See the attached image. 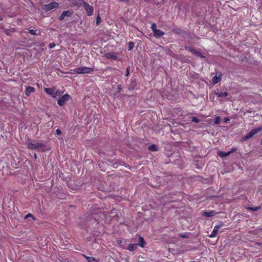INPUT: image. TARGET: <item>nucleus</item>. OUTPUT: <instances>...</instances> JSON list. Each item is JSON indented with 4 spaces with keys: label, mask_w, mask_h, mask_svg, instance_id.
I'll return each mask as SVG.
<instances>
[{
    "label": "nucleus",
    "mask_w": 262,
    "mask_h": 262,
    "mask_svg": "<svg viewBox=\"0 0 262 262\" xmlns=\"http://www.w3.org/2000/svg\"><path fill=\"white\" fill-rule=\"evenodd\" d=\"M185 49L190 52L192 54L196 55L198 57H200L202 58H204L205 57L203 55L202 53L200 51H196L194 49L190 47H185Z\"/></svg>",
    "instance_id": "6"
},
{
    "label": "nucleus",
    "mask_w": 262,
    "mask_h": 262,
    "mask_svg": "<svg viewBox=\"0 0 262 262\" xmlns=\"http://www.w3.org/2000/svg\"><path fill=\"white\" fill-rule=\"evenodd\" d=\"M71 7L77 6L79 7L82 6L84 0H68Z\"/></svg>",
    "instance_id": "10"
},
{
    "label": "nucleus",
    "mask_w": 262,
    "mask_h": 262,
    "mask_svg": "<svg viewBox=\"0 0 262 262\" xmlns=\"http://www.w3.org/2000/svg\"><path fill=\"white\" fill-rule=\"evenodd\" d=\"M217 213V212H216L214 210H211L210 211H205L204 212L203 214L206 217H211L215 215H216Z\"/></svg>",
    "instance_id": "13"
},
{
    "label": "nucleus",
    "mask_w": 262,
    "mask_h": 262,
    "mask_svg": "<svg viewBox=\"0 0 262 262\" xmlns=\"http://www.w3.org/2000/svg\"><path fill=\"white\" fill-rule=\"evenodd\" d=\"M34 158L36 159L37 158V155L36 153H34Z\"/></svg>",
    "instance_id": "37"
},
{
    "label": "nucleus",
    "mask_w": 262,
    "mask_h": 262,
    "mask_svg": "<svg viewBox=\"0 0 262 262\" xmlns=\"http://www.w3.org/2000/svg\"><path fill=\"white\" fill-rule=\"evenodd\" d=\"M129 69L130 68L129 67H127L126 68V74H125V76H127L128 75H129Z\"/></svg>",
    "instance_id": "31"
},
{
    "label": "nucleus",
    "mask_w": 262,
    "mask_h": 262,
    "mask_svg": "<svg viewBox=\"0 0 262 262\" xmlns=\"http://www.w3.org/2000/svg\"><path fill=\"white\" fill-rule=\"evenodd\" d=\"M181 237H183V238H186L187 237V236L186 235H180Z\"/></svg>",
    "instance_id": "36"
},
{
    "label": "nucleus",
    "mask_w": 262,
    "mask_h": 262,
    "mask_svg": "<svg viewBox=\"0 0 262 262\" xmlns=\"http://www.w3.org/2000/svg\"><path fill=\"white\" fill-rule=\"evenodd\" d=\"M220 228V226H219V225L215 226L214 227V229H213L211 234L209 235V237L211 238L215 237L218 232L219 229Z\"/></svg>",
    "instance_id": "14"
},
{
    "label": "nucleus",
    "mask_w": 262,
    "mask_h": 262,
    "mask_svg": "<svg viewBox=\"0 0 262 262\" xmlns=\"http://www.w3.org/2000/svg\"><path fill=\"white\" fill-rule=\"evenodd\" d=\"M56 134L58 135H60L61 134V132L59 129H57L56 130Z\"/></svg>",
    "instance_id": "32"
},
{
    "label": "nucleus",
    "mask_w": 262,
    "mask_h": 262,
    "mask_svg": "<svg viewBox=\"0 0 262 262\" xmlns=\"http://www.w3.org/2000/svg\"><path fill=\"white\" fill-rule=\"evenodd\" d=\"M231 154V152H223V151H219L218 152V155L222 158L226 157L227 156H228Z\"/></svg>",
    "instance_id": "18"
},
{
    "label": "nucleus",
    "mask_w": 262,
    "mask_h": 262,
    "mask_svg": "<svg viewBox=\"0 0 262 262\" xmlns=\"http://www.w3.org/2000/svg\"><path fill=\"white\" fill-rule=\"evenodd\" d=\"M148 148L150 151H157L158 150L157 146L155 144L149 145L148 146Z\"/></svg>",
    "instance_id": "22"
},
{
    "label": "nucleus",
    "mask_w": 262,
    "mask_h": 262,
    "mask_svg": "<svg viewBox=\"0 0 262 262\" xmlns=\"http://www.w3.org/2000/svg\"><path fill=\"white\" fill-rule=\"evenodd\" d=\"M261 244H259V243H258L257 245H260Z\"/></svg>",
    "instance_id": "40"
},
{
    "label": "nucleus",
    "mask_w": 262,
    "mask_h": 262,
    "mask_svg": "<svg viewBox=\"0 0 262 262\" xmlns=\"http://www.w3.org/2000/svg\"><path fill=\"white\" fill-rule=\"evenodd\" d=\"M54 46H55V43H50L49 44V48H52L54 47Z\"/></svg>",
    "instance_id": "33"
},
{
    "label": "nucleus",
    "mask_w": 262,
    "mask_h": 262,
    "mask_svg": "<svg viewBox=\"0 0 262 262\" xmlns=\"http://www.w3.org/2000/svg\"><path fill=\"white\" fill-rule=\"evenodd\" d=\"M145 244V242L144 241V238L143 237H140L139 238L138 245L141 247H144Z\"/></svg>",
    "instance_id": "19"
},
{
    "label": "nucleus",
    "mask_w": 262,
    "mask_h": 262,
    "mask_svg": "<svg viewBox=\"0 0 262 262\" xmlns=\"http://www.w3.org/2000/svg\"><path fill=\"white\" fill-rule=\"evenodd\" d=\"M236 150V148H232L229 152H231V153L235 152Z\"/></svg>",
    "instance_id": "34"
},
{
    "label": "nucleus",
    "mask_w": 262,
    "mask_h": 262,
    "mask_svg": "<svg viewBox=\"0 0 262 262\" xmlns=\"http://www.w3.org/2000/svg\"><path fill=\"white\" fill-rule=\"evenodd\" d=\"M101 21V17H100L99 14H98V15L97 16V18H96V25L98 26L100 24Z\"/></svg>",
    "instance_id": "25"
},
{
    "label": "nucleus",
    "mask_w": 262,
    "mask_h": 262,
    "mask_svg": "<svg viewBox=\"0 0 262 262\" xmlns=\"http://www.w3.org/2000/svg\"><path fill=\"white\" fill-rule=\"evenodd\" d=\"M192 121L195 123H199L200 122V120L196 117H193L192 118Z\"/></svg>",
    "instance_id": "28"
},
{
    "label": "nucleus",
    "mask_w": 262,
    "mask_h": 262,
    "mask_svg": "<svg viewBox=\"0 0 262 262\" xmlns=\"http://www.w3.org/2000/svg\"><path fill=\"white\" fill-rule=\"evenodd\" d=\"M44 91L46 93H47L48 95L51 96L53 98H55L57 97V96H60L61 94H62L63 92L59 91H56V89L55 88H46L44 89Z\"/></svg>",
    "instance_id": "2"
},
{
    "label": "nucleus",
    "mask_w": 262,
    "mask_h": 262,
    "mask_svg": "<svg viewBox=\"0 0 262 262\" xmlns=\"http://www.w3.org/2000/svg\"><path fill=\"white\" fill-rule=\"evenodd\" d=\"M229 121V119L228 118H224L225 123H227Z\"/></svg>",
    "instance_id": "35"
},
{
    "label": "nucleus",
    "mask_w": 262,
    "mask_h": 262,
    "mask_svg": "<svg viewBox=\"0 0 262 262\" xmlns=\"http://www.w3.org/2000/svg\"><path fill=\"white\" fill-rule=\"evenodd\" d=\"M220 122H221V118L219 116L216 117L214 119V123L215 124H220Z\"/></svg>",
    "instance_id": "24"
},
{
    "label": "nucleus",
    "mask_w": 262,
    "mask_h": 262,
    "mask_svg": "<svg viewBox=\"0 0 262 262\" xmlns=\"http://www.w3.org/2000/svg\"><path fill=\"white\" fill-rule=\"evenodd\" d=\"M83 256L86 259L88 262H98V260L93 257L87 256L84 254H83Z\"/></svg>",
    "instance_id": "17"
},
{
    "label": "nucleus",
    "mask_w": 262,
    "mask_h": 262,
    "mask_svg": "<svg viewBox=\"0 0 262 262\" xmlns=\"http://www.w3.org/2000/svg\"><path fill=\"white\" fill-rule=\"evenodd\" d=\"M105 56L107 59H112L114 60H116L117 58V55L115 53H108L106 54Z\"/></svg>",
    "instance_id": "16"
},
{
    "label": "nucleus",
    "mask_w": 262,
    "mask_h": 262,
    "mask_svg": "<svg viewBox=\"0 0 262 262\" xmlns=\"http://www.w3.org/2000/svg\"><path fill=\"white\" fill-rule=\"evenodd\" d=\"M247 209L248 210H251L252 211H256L260 209V207H248L247 208Z\"/></svg>",
    "instance_id": "23"
},
{
    "label": "nucleus",
    "mask_w": 262,
    "mask_h": 262,
    "mask_svg": "<svg viewBox=\"0 0 262 262\" xmlns=\"http://www.w3.org/2000/svg\"><path fill=\"white\" fill-rule=\"evenodd\" d=\"M260 144L262 145V139H261V141H260Z\"/></svg>",
    "instance_id": "39"
},
{
    "label": "nucleus",
    "mask_w": 262,
    "mask_h": 262,
    "mask_svg": "<svg viewBox=\"0 0 262 262\" xmlns=\"http://www.w3.org/2000/svg\"><path fill=\"white\" fill-rule=\"evenodd\" d=\"M261 130V128H254V129L251 130L249 133H248L244 137V140H247V139L251 138L254 135H256V134H257L259 132H260Z\"/></svg>",
    "instance_id": "7"
},
{
    "label": "nucleus",
    "mask_w": 262,
    "mask_h": 262,
    "mask_svg": "<svg viewBox=\"0 0 262 262\" xmlns=\"http://www.w3.org/2000/svg\"><path fill=\"white\" fill-rule=\"evenodd\" d=\"M134 47V43L133 42H130L128 45V50H132Z\"/></svg>",
    "instance_id": "27"
},
{
    "label": "nucleus",
    "mask_w": 262,
    "mask_h": 262,
    "mask_svg": "<svg viewBox=\"0 0 262 262\" xmlns=\"http://www.w3.org/2000/svg\"><path fill=\"white\" fill-rule=\"evenodd\" d=\"M83 5L84 9L86 11V13L88 16H91L93 14L94 8L89 5V3L85 1H83L82 4Z\"/></svg>",
    "instance_id": "3"
},
{
    "label": "nucleus",
    "mask_w": 262,
    "mask_h": 262,
    "mask_svg": "<svg viewBox=\"0 0 262 262\" xmlns=\"http://www.w3.org/2000/svg\"><path fill=\"white\" fill-rule=\"evenodd\" d=\"M44 145L42 143H33L32 142H29L27 144L28 148L30 149H36L42 147Z\"/></svg>",
    "instance_id": "8"
},
{
    "label": "nucleus",
    "mask_w": 262,
    "mask_h": 262,
    "mask_svg": "<svg viewBox=\"0 0 262 262\" xmlns=\"http://www.w3.org/2000/svg\"><path fill=\"white\" fill-rule=\"evenodd\" d=\"M137 248V245L129 244L128 246L127 249L130 251H134Z\"/></svg>",
    "instance_id": "20"
},
{
    "label": "nucleus",
    "mask_w": 262,
    "mask_h": 262,
    "mask_svg": "<svg viewBox=\"0 0 262 262\" xmlns=\"http://www.w3.org/2000/svg\"><path fill=\"white\" fill-rule=\"evenodd\" d=\"M216 95L219 97H223L228 96V93L226 92H221L218 93H216Z\"/></svg>",
    "instance_id": "21"
},
{
    "label": "nucleus",
    "mask_w": 262,
    "mask_h": 262,
    "mask_svg": "<svg viewBox=\"0 0 262 262\" xmlns=\"http://www.w3.org/2000/svg\"><path fill=\"white\" fill-rule=\"evenodd\" d=\"M35 91V89L34 88L28 86L26 87V90H25V94L29 96L31 93H34Z\"/></svg>",
    "instance_id": "12"
},
{
    "label": "nucleus",
    "mask_w": 262,
    "mask_h": 262,
    "mask_svg": "<svg viewBox=\"0 0 262 262\" xmlns=\"http://www.w3.org/2000/svg\"><path fill=\"white\" fill-rule=\"evenodd\" d=\"M151 29L152 31V32H155L157 29V25L155 23H153L151 24Z\"/></svg>",
    "instance_id": "26"
},
{
    "label": "nucleus",
    "mask_w": 262,
    "mask_h": 262,
    "mask_svg": "<svg viewBox=\"0 0 262 262\" xmlns=\"http://www.w3.org/2000/svg\"><path fill=\"white\" fill-rule=\"evenodd\" d=\"M73 71L77 74H90L94 71V69L92 68L86 67H80L73 70Z\"/></svg>",
    "instance_id": "1"
},
{
    "label": "nucleus",
    "mask_w": 262,
    "mask_h": 262,
    "mask_svg": "<svg viewBox=\"0 0 262 262\" xmlns=\"http://www.w3.org/2000/svg\"><path fill=\"white\" fill-rule=\"evenodd\" d=\"M222 74L221 72H217L216 75L212 78V82L213 84L217 83L221 80Z\"/></svg>",
    "instance_id": "11"
},
{
    "label": "nucleus",
    "mask_w": 262,
    "mask_h": 262,
    "mask_svg": "<svg viewBox=\"0 0 262 262\" xmlns=\"http://www.w3.org/2000/svg\"><path fill=\"white\" fill-rule=\"evenodd\" d=\"M154 33V35L156 38H159L164 35V32L160 29H157Z\"/></svg>",
    "instance_id": "15"
},
{
    "label": "nucleus",
    "mask_w": 262,
    "mask_h": 262,
    "mask_svg": "<svg viewBox=\"0 0 262 262\" xmlns=\"http://www.w3.org/2000/svg\"><path fill=\"white\" fill-rule=\"evenodd\" d=\"M59 6V4L57 2H52L49 4L44 5L42 6V9L46 11H49L54 8H56Z\"/></svg>",
    "instance_id": "4"
},
{
    "label": "nucleus",
    "mask_w": 262,
    "mask_h": 262,
    "mask_svg": "<svg viewBox=\"0 0 262 262\" xmlns=\"http://www.w3.org/2000/svg\"><path fill=\"white\" fill-rule=\"evenodd\" d=\"M3 19V17L2 16L0 15V20H2Z\"/></svg>",
    "instance_id": "38"
},
{
    "label": "nucleus",
    "mask_w": 262,
    "mask_h": 262,
    "mask_svg": "<svg viewBox=\"0 0 262 262\" xmlns=\"http://www.w3.org/2000/svg\"><path fill=\"white\" fill-rule=\"evenodd\" d=\"M32 217L34 220H35V217L33 216V215H32L30 213H28L27 214L26 216H25V219H27V218H29V217Z\"/></svg>",
    "instance_id": "30"
},
{
    "label": "nucleus",
    "mask_w": 262,
    "mask_h": 262,
    "mask_svg": "<svg viewBox=\"0 0 262 262\" xmlns=\"http://www.w3.org/2000/svg\"><path fill=\"white\" fill-rule=\"evenodd\" d=\"M28 32L31 35H36V31L33 29L29 30Z\"/></svg>",
    "instance_id": "29"
},
{
    "label": "nucleus",
    "mask_w": 262,
    "mask_h": 262,
    "mask_svg": "<svg viewBox=\"0 0 262 262\" xmlns=\"http://www.w3.org/2000/svg\"><path fill=\"white\" fill-rule=\"evenodd\" d=\"M73 14V11L70 10L64 11L59 16V20H63L65 17H70Z\"/></svg>",
    "instance_id": "9"
},
{
    "label": "nucleus",
    "mask_w": 262,
    "mask_h": 262,
    "mask_svg": "<svg viewBox=\"0 0 262 262\" xmlns=\"http://www.w3.org/2000/svg\"><path fill=\"white\" fill-rule=\"evenodd\" d=\"M70 96L69 94H64L58 99L57 100V103L60 106H63L65 104L66 102L70 99Z\"/></svg>",
    "instance_id": "5"
}]
</instances>
